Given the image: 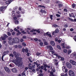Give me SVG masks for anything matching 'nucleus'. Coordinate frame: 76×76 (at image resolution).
<instances>
[{"mask_svg":"<svg viewBox=\"0 0 76 76\" xmlns=\"http://www.w3.org/2000/svg\"><path fill=\"white\" fill-rule=\"evenodd\" d=\"M13 53L15 57L16 58V63H17L18 66H22L23 64V63L22 61L23 58L21 57H18L19 56L16 51H14Z\"/></svg>","mask_w":76,"mask_h":76,"instance_id":"obj_1","label":"nucleus"},{"mask_svg":"<svg viewBox=\"0 0 76 76\" xmlns=\"http://www.w3.org/2000/svg\"><path fill=\"white\" fill-rule=\"evenodd\" d=\"M15 12L14 10L12 11V17H13V16H14L13 19L14 20H16L17 19V18L16 17H15L16 15H15Z\"/></svg>","mask_w":76,"mask_h":76,"instance_id":"obj_2","label":"nucleus"},{"mask_svg":"<svg viewBox=\"0 0 76 76\" xmlns=\"http://www.w3.org/2000/svg\"><path fill=\"white\" fill-rule=\"evenodd\" d=\"M68 74H69V75L70 76H74L75 75L74 72L71 70L69 71Z\"/></svg>","mask_w":76,"mask_h":76,"instance_id":"obj_3","label":"nucleus"},{"mask_svg":"<svg viewBox=\"0 0 76 76\" xmlns=\"http://www.w3.org/2000/svg\"><path fill=\"white\" fill-rule=\"evenodd\" d=\"M4 69L6 72L9 74L10 73V70L8 67H4Z\"/></svg>","mask_w":76,"mask_h":76,"instance_id":"obj_4","label":"nucleus"},{"mask_svg":"<svg viewBox=\"0 0 76 76\" xmlns=\"http://www.w3.org/2000/svg\"><path fill=\"white\" fill-rule=\"evenodd\" d=\"M22 52L24 53L25 52L26 53H28V50L27 48H23L22 50Z\"/></svg>","mask_w":76,"mask_h":76,"instance_id":"obj_5","label":"nucleus"},{"mask_svg":"<svg viewBox=\"0 0 76 76\" xmlns=\"http://www.w3.org/2000/svg\"><path fill=\"white\" fill-rule=\"evenodd\" d=\"M66 65L67 67L68 68L70 69L72 67V65L70 63H66Z\"/></svg>","mask_w":76,"mask_h":76,"instance_id":"obj_6","label":"nucleus"},{"mask_svg":"<svg viewBox=\"0 0 76 76\" xmlns=\"http://www.w3.org/2000/svg\"><path fill=\"white\" fill-rule=\"evenodd\" d=\"M37 32L38 33H40V31L39 30H37L36 29H33V30H31L30 31V32Z\"/></svg>","mask_w":76,"mask_h":76,"instance_id":"obj_7","label":"nucleus"},{"mask_svg":"<svg viewBox=\"0 0 76 76\" xmlns=\"http://www.w3.org/2000/svg\"><path fill=\"white\" fill-rule=\"evenodd\" d=\"M69 62H70L72 64V65H76V62H75L74 61L71 60L69 61Z\"/></svg>","mask_w":76,"mask_h":76,"instance_id":"obj_8","label":"nucleus"},{"mask_svg":"<svg viewBox=\"0 0 76 76\" xmlns=\"http://www.w3.org/2000/svg\"><path fill=\"white\" fill-rule=\"evenodd\" d=\"M12 1L13 0H8V1H6L5 3L6 4H10Z\"/></svg>","mask_w":76,"mask_h":76,"instance_id":"obj_9","label":"nucleus"},{"mask_svg":"<svg viewBox=\"0 0 76 76\" xmlns=\"http://www.w3.org/2000/svg\"><path fill=\"white\" fill-rule=\"evenodd\" d=\"M11 70L13 72H17V69L16 68H13L11 69Z\"/></svg>","mask_w":76,"mask_h":76,"instance_id":"obj_10","label":"nucleus"},{"mask_svg":"<svg viewBox=\"0 0 76 76\" xmlns=\"http://www.w3.org/2000/svg\"><path fill=\"white\" fill-rule=\"evenodd\" d=\"M14 43V41H13V39L12 40H10L9 41V43L10 45H13V44Z\"/></svg>","mask_w":76,"mask_h":76,"instance_id":"obj_11","label":"nucleus"},{"mask_svg":"<svg viewBox=\"0 0 76 76\" xmlns=\"http://www.w3.org/2000/svg\"><path fill=\"white\" fill-rule=\"evenodd\" d=\"M47 48L48 49H49L50 50H53V48L51 45L48 46Z\"/></svg>","mask_w":76,"mask_h":76,"instance_id":"obj_12","label":"nucleus"},{"mask_svg":"<svg viewBox=\"0 0 76 76\" xmlns=\"http://www.w3.org/2000/svg\"><path fill=\"white\" fill-rule=\"evenodd\" d=\"M69 20H71L72 22H76V18H75L74 19V20H73L71 18H69Z\"/></svg>","mask_w":76,"mask_h":76,"instance_id":"obj_13","label":"nucleus"},{"mask_svg":"<svg viewBox=\"0 0 76 76\" xmlns=\"http://www.w3.org/2000/svg\"><path fill=\"white\" fill-rule=\"evenodd\" d=\"M50 44L52 45L53 46H54L55 45V43L53 41H51L50 42Z\"/></svg>","mask_w":76,"mask_h":76,"instance_id":"obj_14","label":"nucleus"},{"mask_svg":"<svg viewBox=\"0 0 76 76\" xmlns=\"http://www.w3.org/2000/svg\"><path fill=\"white\" fill-rule=\"evenodd\" d=\"M59 30L56 28L55 31V33L57 34V33H58L59 32Z\"/></svg>","mask_w":76,"mask_h":76,"instance_id":"obj_15","label":"nucleus"},{"mask_svg":"<svg viewBox=\"0 0 76 76\" xmlns=\"http://www.w3.org/2000/svg\"><path fill=\"white\" fill-rule=\"evenodd\" d=\"M40 12H41L42 13H47V12L45 11V10H44L42 9H41L40 10Z\"/></svg>","mask_w":76,"mask_h":76,"instance_id":"obj_16","label":"nucleus"},{"mask_svg":"<svg viewBox=\"0 0 76 76\" xmlns=\"http://www.w3.org/2000/svg\"><path fill=\"white\" fill-rule=\"evenodd\" d=\"M17 37L14 38L12 39L13 42H14V43H16V39H17Z\"/></svg>","mask_w":76,"mask_h":76,"instance_id":"obj_17","label":"nucleus"},{"mask_svg":"<svg viewBox=\"0 0 76 76\" xmlns=\"http://www.w3.org/2000/svg\"><path fill=\"white\" fill-rule=\"evenodd\" d=\"M20 41V39L18 38H17V39L16 40V42L15 43H19Z\"/></svg>","mask_w":76,"mask_h":76,"instance_id":"obj_18","label":"nucleus"},{"mask_svg":"<svg viewBox=\"0 0 76 76\" xmlns=\"http://www.w3.org/2000/svg\"><path fill=\"white\" fill-rule=\"evenodd\" d=\"M10 67H13L14 66H15V65H14V64L11 63V64H10Z\"/></svg>","mask_w":76,"mask_h":76,"instance_id":"obj_19","label":"nucleus"},{"mask_svg":"<svg viewBox=\"0 0 76 76\" xmlns=\"http://www.w3.org/2000/svg\"><path fill=\"white\" fill-rule=\"evenodd\" d=\"M22 45L24 47H25L26 45V44L25 42H23L22 43Z\"/></svg>","mask_w":76,"mask_h":76,"instance_id":"obj_20","label":"nucleus"},{"mask_svg":"<svg viewBox=\"0 0 76 76\" xmlns=\"http://www.w3.org/2000/svg\"><path fill=\"white\" fill-rule=\"evenodd\" d=\"M58 6L59 7V8H60L61 7H62L63 6L61 4H58Z\"/></svg>","mask_w":76,"mask_h":76,"instance_id":"obj_21","label":"nucleus"},{"mask_svg":"<svg viewBox=\"0 0 76 76\" xmlns=\"http://www.w3.org/2000/svg\"><path fill=\"white\" fill-rule=\"evenodd\" d=\"M39 62V60H37V61L36 62H34V64H35L36 65H38V63Z\"/></svg>","mask_w":76,"mask_h":76,"instance_id":"obj_22","label":"nucleus"},{"mask_svg":"<svg viewBox=\"0 0 76 76\" xmlns=\"http://www.w3.org/2000/svg\"><path fill=\"white\" fill-rule=\"evenodd\" d=\"M68 23H66L64 26V28H67V27H68Z\"/></svg>","mask_w":76,"mask_h":76,"instance_id":"obj_23","label":"nucleus"},{"mask_svg":"<svg viewBox=\"0 0 76 76\" xmlns=\"http://www.w3.org/2000/svg\"><path fill=\"white\" fill-rule=\"evenodd\" d=\"M41 54V53H39V52H37L36 53V55L37 56H39Z\"/></svg>","mask_w":76,"mask_h":76,"instance_id":"obj_24","label":"nucleus"},{"mask_svg":"<svg viewBox=\"0 0 76 76\" xmlns=\"http://www.w3.org/2000/svg\"><path fill=\"white\" fill-rule=\"evenodd\" d=\"M1 38L3 40H5V38L4 37H1Z\"/></svg>","mask_w":76,"mask_h":76,"instance_id":"obj_25","label":"nucleus"},{"mask_svg":"<svg viewBox=\"0 0 76 76\" xmlns=\"http://www.w3.org/2000/svg\"><path fill=\"white\" fill-rule=\"evenodd\" d=\"M57 48L58 49H59L60 50H61V47L59 45H57Z\"/></svg>","mask_w":76,"mask_h":76,"instance_id":"obj_26","label":"nucleus"},{"mask_svg":"<svg viewBox=\"0 0 76 76\" xmlns=\"http://www.w3.org/2000/svg\"><path fill=\"white\" fill-rule=\"evenodd\" d=\"M15 24H18L19 23V21L17 20H15Z\"/></svg>","mask_w":76,"mask_h":76,"instance_id":"obj_27","label":"nucleus"},{"mask_svg":"<svg viewBox=\"0 0 76 76\" xmlns=\"http://www.w3.org/2000/svg\"><path fill=\"white\" fill-rule=\"evenodd\" d=\"M26 74L24 72H22L21 73V75L22 76H26Z\"/></svg>","mask_w":76,"mask_h":76,"instance_id":"obj_28","label":"nucleus"},{"mask_svg":"<svg viewBox=\"0 0 76 76\" xmlns=\"http://www.w3.org/2000/svg\"><path fill=\"white\" fill-rule=\"evenodd\" d=\"M75 5L76 4H72V8H73V9L75 8Z\"/></svg>","mask_w":76,"mask_h":76,"instance_id":"obj_29","label":"nucleus"},{"mask_svg":"<svg viewBox=\"0 0 76 76\" xmlns=\"http://www.w3.org/2000/svg\"><path fill=\"white\" fill-rule=\"evenodd\" d=\"M67 52V50L66 49H64V52L65 53H66Z\"/></svg>","mask_w":76,"mask_h":76,"instance_id":"obj_30","label":"nucleus"},{"mask_svg":"<svg viewBox=\"0 0 76 76\" xmlns=\"http://www.w3.org/2000/svg\"><path fill=\"white\" fill-rule=\"evenodd\" d=\"M39 45L41 46H43V42H41L39 43Z\"/></svg>","mask_w":76,"mask_h":76,"instance_id":"obj_31","label":"nucleus"},{"mask_svg":"<svg viewBox=\"0 0 76 76\" xmlns=\"http://www.w3.org/2000/svg\"><path fill=\"white\" fill-rule=\"evenodd\" d=\"M28 68L29 69L32 70V67L31 66H28Z\"/></svg>","mask_w":76,"mask_h":76,"instance_id":"obj_32","label":"nucleus"},{"mask_svg":"<svg viewBox=\"0 0 76 76\" xmlns=\"http://www.w3.org/2000/svg\"><path fill=\"white\" fill-rule=\"evenodd\" d=\"M34 40L37 42L38 41V39L37 38H35L34 39Z\"/></svg>","mask_w":76,"mask_h":76,"instance_id":"obj_33","label":"nucleus"},{"mask_svg":"<svg viewBox=\"0 0 76 76\" xmlns=\"http://www.w3.org/2000/svg\"><path fill=\"white\" fill-rule=\"evenodd\" d=\"M72 52V51L71 50H69L68 51V54H70Z\"/></svg>","mask_w":76,"mask_h":76,"instance_id":"obj_34","label":"nucleus"},{"mask_svg":"<svg viewBox=\"0 0 76 76\" xmlns=\"http://www.w3.org/2000/svg\"><path fill=\"white\" fill-rule=\"evenodd\" d=\"M38 7H43L44 8H45V6H41V5H39L38 6Z\"/></svg>","mask_w":76,"mask_h":76,"instance_id":"obj_35","label":"nucleus"},{"mask_svg":"<svg viewBox=\"0 0 76 76\" xmlns=\"http://www.w3.org/2000/svg\"><path fill=\"white\" fill-rule=\"evenodd\" d=\"M18 47L20 49H21L22 48V46L21 45H18Z\"/></svg>","mask_w":76,"mask_h":76,"instance_id":"obj_36","label":"nucleus"},{"mask_svg":"<svg viewBox=\"0 0 76 76\" xmlns=\"http://www.w3.org/2000/svg\"><path fill=\"white\" fill-rule=\"evenodd\" d=\"M74 41L76 42V35H75L74 37Z\"/></svg>","mask_w":76,"mask_h":76,"instance_id":"obj_37","label":"nucleus"},{"mask_svg":"<svg viewBox=\"0 0 76 76\" xmlns=\"http://www.w3.org/2000/svg\"><path fill=\"white\" fill-rule=\"evenodd\" d=\"M44 44L45 45H48V43L46 41H45L44 42Z\"/></svg>","mask_w":76,"mask_h":76,"instance_id":"obj_38","label":"nucleus"},{"mask_svg":"<svg viewBox=\"0 0 76 76\" xmlns=\"http://www.w3.org/2000/svg\"><path fill=\"white\" fill-rule=\"evenodd\" d=\"M7 51H5L3 52V54H7Z\"/></svg>","mask_w":76,"mask_h":76,"instance_id":"obj_39","label":"nucleus"},{"mask_svg":"<svg viewBox=\"0 0 76 76\" xmlns=\"http://www.w3.org/2000/svg\"><path fill=\"white\" fill-rule=\"evenodd\" d=\"M22 33L23 34H26V33L24 31H22Z\"/></svg>","mask_w":76,"mask_h":76,"instance_id":"obj_40","label":"nucleus"},{"mask_svg":"<svg viewBox=\"0 0 76 76\" xmlns=\"http://www.w3.org/2000/svg\"><path fill=\"white\" fill-rule=\"evenodd\" d=\"M53 55H54L56 56L57 57L58 56L57 53H54V54H53Z\"/></svg>","mask_w":76,"mask_h":76,"instance_id":"obj_41","label":"nucleus"},{"mask_svg":"<svg viewBox=\"0 0 76 76\" xmlns=\"http://www.w3.org/2000/svg\"><path fill=\"white\" fill-rule=\"evenodd\" d=\"M64 72H65L66 73V72H67L68 70H67V69H64Z\"/></svg>","mask_w":76,"mask_h":76,"instance_id":"obj_42","label":"nucleus"},{"mask_svg":"<svg viewBox=\"0 0 76 76\" xmlns=\"http://www.w3.org/2000/svg\"><path fill=\"white\" fill-rule=\"evenodd\" d=\"M19 13H20L19 12V11L16 12H15V14H17V15H18L19 14Z\"/></svg>","mask_w":76,"mask_h":76,"instance_id":"obj_43","label":"nucleus"},{"mask_svg":"<svg viewBox=\"0 0 76 76\" xmlns=\"http://www.w3.org/2000/svg\"><path fill=\"white\" fill-rule=\"evenodd\" d=\"M53 15H50V18L51 19V20H52L53 19Z\"/></svg>","mask_w":76,"mask_h":76,"instance_id":"obj_44","label":"nucleus"},{"mask_svg":"<svg viewBox=\"0 0 76 76\" xmlns=\"http://www.w3.org/2000/svg\"><path fill=\"white\" fill-rule=\"evenodd\" d=\"M4 38L6 39V38H7L8 37L7 35H5L4 36Z\"/></svg>","mask_w":76,"mask_h":76,"instance_id":"obj_45","label":"nucleus"},{"mask_svg":"<svg viewBox=\"0 0 76 76\" xmlns=\"http://www.w3.org/2000/svg\"><path fill=\"white\" fill-rule=\"evenodd\" d=\"M7 34L8 36H10L11 35V34L10 32H8Z\"/></svg>","mask_w":76,"mask_h":76,"instance_id":"obj_46","label":"nucleus"},{"mask_svg":"<svg viewBox=\"0 0 76 76\" xmlns=\"http://www.w3.org/2000/svg\"><path fill=\"white\" fill-rule=\"evenodd\" d=\"M64 12H67L68 11L66 9H64Z\"/></svg>","mask_w":76,"mask_h":76,"instance_id":"obj_47","label":"nucleus"},{"mask_svg":"<svg viewBox=\"0 0 76 76\" xmlns=\"http://www.w3.org/2000/svg\"><path fill=\"white\" fill-rule=\"evenodd\" d=\"M61 60L62 61H64V58H63L62 57H61Z\"/></svg>","mask_w":76,"mask_h":76,"instance_id":"obj_48","label":"nucleus"},{"mask_svg":"<svg viewBox=\"0 0 76 76\" xmlns=\"http://www.w3.org/2000/svg\"><path fill=\"white\" fill-rule=\"evenodd\" d=\"M54 26L55 27V28H56V27H58V26L56 24H54Z\"/></svg>","mask_w":76,"mask_h":76,"instance_id":"obj_49","label":"nucleus"},{"mask_svg":"<svg viewBox=\"0 0 76 76\" xmlns=\"http://www.w3.org/2000/svg\"><path fill=\"white\" fill-rule=\"evenodd\" d=\"M63 68H64V69H63V72H64V70H65V69H66V67L65 66H64V67H62V68L63 69Z\"/></svg>","mask_w":76,"mask_h":76,"instance_id":"obj_50","label":"nucleus"},{"mask_svg":"<svg viewBox=\"0 0 76 76\" xmlns=\"http://www.w3.org/2000/svg\"><path fill=\"white\" fill-rule=\"evenodd\" d=\"M23 38V39H26V36H23L22 37Z\"/></svg>","mask_w":76,"mask_h":76,"instance_id":"obj_51","label":"nucleus"},{"mask_svg":"<svg viewBox=\"0 0 76 76\" xmlns=\"http://www.w3.org/2000/svg\"><path fill=\"white\" fill-rule=\"evenodd\" d=\"M14 31H16L17 32H18V29H16V28H15L14 29Z\"/></svg>","mask_w":76,"mask_h":76,"instance_id":"obj_52","label":"nucleus"},{"mask_svg":"<svg viewBox=\"0 0 76 76\" xmlns=\"http://www.w3.org/2000/svg\"><path fill=\"white\" fill-rule=\"evenodd\" d=\"M12 38L11 37L9 38L8 40H9V41L12 40Z\"/></svg>","mask_w":76,"mask_h":76,"instance_id":"obj_53","label":"nucleus"},{"mask_svg":"<svg viewBox=\"0 0 76 76\" xmlns=\"http://www.w3.org/2000/svg\"><path fill=\"white\" fill-rule=\"evenodd\" d=\"M47 66H48V65L47 64H45L44 65V67H45V68L47 67Z\"/></svg>","mask_w":76,"mask_h":76,"instance_id":"obj_54","label":"nucleus"},{"mask_svg":"<svg viewBox=\"0 0 76 76\" xmlns=\"http://www.w3.org/2000/svg\"><path fill=\"white\" fill-rule=\"evenodd\" d=\"M3 58H4V57L3 56H1V60H2L3 61H4V60H3Z\"/></svg>","mask_w":76,"mask_h":76,"instance_id":"obj_55","label":"nucleus"},{"mask_svg":"<svg viewBox=\"0 0 76 76\" xmlns=\"http://www.w3.org/2000/svg\"><path fill=\"white\" fill-rule=\"evenodd\" d=\"M32 71L33 72H36V70H35V69H33L32 70Z\"/></svg>","mask_w":76,"mask_h":76,"instance_id":"obj_56","label":"nucleus"},{"mask_svg":"<svg viewBox=\"0 0 76 76\" xmlns=\"http://www.w3.org/2000/svg\"><path fill=\"white\" fill-rule=\"evenodd\" d=\"M54 64L56 66L58 64V62H55Z\"/></svg>","mask_w":76,"mask_h":76,"instance_id":"obj_57","label":"nucleus"},{"mask_svg":"<svg viewBox=\"0 0 76 76\" xmlns=\"http://www.w3.org/2000/svg\"><path fill=\"white\" fill-rule=\"evenodd\" d=\"M3 8H0V11H3Z\"/></svg>","mask_w":76,"mask_h":76,"instance_id":"obj_58","label":"nucleus"},{"mask_svg":"<svg viewBox=\"0 0 76 76\" xmlns=\"http://www.w3.org/2000/svg\"><path fill=\"white\" fill-rule=\"evenodd\" d=\"M10 56H11L12 57H13L14 56L13 55V54H12V53H10Z\"/></svg>","mask_w":76,"mask_h":76,"instance_id":"obj_59","label":"nucleus"},{"mask_svg":"<svg viewBox=\"0 0 76 76\" xmlns=\"http://www.w3.org/2000/svg\"><path fill=\"white\" fill-rule=\"evenodd\" d=\"M29 62H30L31 63H32L33 62V61H31V59H29Z\"/></svg>","mask_w":76,"mask_h":76,"instance_id":"obj_60","label":"nucleus"},{"mask_svg":"<svg viewBox=\"0 0 76 76\" xmlns=\"http://www.w3.org/2000/svg\"><path fill=\"white\" fill-rule=\"evenodd\" d=\"M48 36H49L50 37H52L51 34H48Z\"/></svg>","mask_w":76,"mask_h":76,"instance_id":"obj_61","label":"nucleus"},{"mask_svg":"<svg viewBox=\"0 0 76 76\" xmlns=\"http://www.w3.org/2000/svg\"><path fill=\"white\" fill-rule=\"evenodd\" d=\"M56 15L58 17H60V15L58 14H56Z\"/></svg>","mask_w":76,"mask_h":76,"instance_id":"obj_62","label":"nucleus"},{"mask_svg":"<svg viewBox=\"0 0 76 76\" xmlns=\"http://www.w3.org/2000/svg\"><path fill=\"white\" fill-rule=\"evenodd\" d=\"M52 71L53 72H56L55 70L54 69H52Z\"/></svg>","mask_w":76,"mask_h":76,"instance_id":"obj_63","label":"nucleus"},{"mask_svg":"<svg viewBox=\"0 0 76 76\" xmlns=\"http://www.w3.org/2000/svg\"><path fill=\"white\" fill-rule=\"evenodd\" d=\"M21 16L20 15H17V17L18 18H20Z\"/></svg>","mask_w":76,"mask_h":76,"instance_id":"obj_64","label":"nucleus"}]
</instances>
